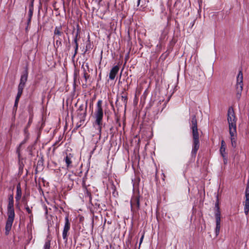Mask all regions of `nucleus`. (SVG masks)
<instances>
[{
	"label": "nucleus",
	"mask_w": 249,
	"mask_h": 249,
	"mask_svg": "<svg viewBox=\"0 0 249 249\" xmlns=\"http://www.w3.org/2000/svg\"><path fill=\"white\" fill-rule=\"evenodd\" d=\"M190 127L192 131L193 138L192 154L193 156H196V153L199 148V140L197 125V121L195 115L192 116L190 123Z\"/></svg>",
	"instance_id": "obj_1"
},
{
	"label": "nucleus",
	"mask_w": 249,
	"mask_h": 249,
	"mask_svg": "<svg viewBox=\"0 0 249 249\" xmlns=\"http://www.w3.org/2000/svg\"><path fill=\"white\" fill-rule=\"evenodd\" d=\"M8 204L7 206L8 218L5 225V234L8 235L11 229L15 218V211L14 209V197L11 195L8 197Z\"/></svg>",
	"instance_id": "obj_2"
},
{
	"label": "nucleus",
	"mask_w": 249,
	"mask_h": 249,
	"mask_svg": "<svg viewBox=\"0 0 249 249\" xmlns=\"http://www.w3.org/2000/svg\"><path fill=\"white\" fill-rule=\"evenodd\" d=\"M102 100H99L97 104V108L95 112V121L94 126L98 130L100 136L101 134L103 117V110L102 107Z\"/></svg>",
	"instance_id": "obj_3"
},
{
	"label": "nucleus",
	"mask_w": 249,
	"mask_h": 249,
	"mask_svg": "<svg viewBox=\"0 0 249 249\" xmlns=\"http://www.w3.org/2000/svg\"><path fill=\"white\" fill-rule=\"evenodd\" d=\"M227 119L229 123V131L236 130V119L232 107H230L228 109Z\"/></svg>",
	"instance_id": "obj_4"
},
{
	"label": "nucleus",
	"mask_w": 249,
	"mask_h": 249,
	"mask_svg": "<svg viewBox=\"0 0 249 249\" xmlns=\"http://www.w3.org/2000/svg\"><path fill=\"white\" fill-rule=\"evenodd\" d=\"M131 211L136 213L140 208V196L138 194L133 196L130 201Z\"/></svg>",
	"instance_id": "obj_5"
},
{
	"label": "nucleus",
	"mask_w": 249,
	"mask_h": 249,
	"mask_svg": "<svg viewBox=\"0 0 249 249\" xmlns=\"http://www.w3.org/2000/svg\"><path fill=\"white\" fill-rule=\"evenodd\" d=\"M243 73L241 71H239V73L237 75V78H236V90H237V96L238 97H240L241 92L243 89Z\"/></svg>",
	"instance_id": "obj_6"
},
{
	"label": "nucleus",
	"mask_w": 249,
	"mask_h": 249,
	"mask_svg": "<svg viewBox=\"0 0 249 249\" xmlns=\"http://www.w3.org/2000/svg\"><path fill=\"white\" fill-rule=\"evenodd\" d=\"M71 223L69 220V216H67L65 218V225L62 232L63 239L66 242L68 241V234L70 229Z\"/></svg>",
	"instance_id": "obj_7"
},
{
	"label": "nucleus",
	"mask_w": 249,
	"mask_h": 249,
	"mask_svg": "<svg viewBox=\"0 0 249 249\" xmlns=\"http://www.w3.org/2000/svg\"><path fill=\"white\" fill-rule=\"evenodd\" d=\"M215 222H216V227L215 229V232L216 236H217L220 232V222H221V217H220V212L219 210V208H217V211L215 213Z\"/></svg>",
	"instance_id": "obj_8"
},
{
	"label": "nucleus",
	"mask_w": 249,
	"mask_h": 249,
	"mask_svg": "<svg viewBox=\"0 0 249 249\" xmlns=\"http://www.w3.org/2000/svg\"><path fill=\"white\" fill-rule=\"evenodd\" d=\"M231 136V144L233 147H235L237 145L236 143V130L229 131Z\"/></svg>",
	"instance_id": "obj_9"
},
{
	"label": "nucleus",
	"mask_w": 249,
	"mask_h": 249,
	"mask_svg": "<svg viewBox=\"0 0 249 249\" xmlns=\"http://www.w3.org/2000/svg\"><path fill=\"white\" fill-rule=\"evenodd\" d=\"M119 70V67L118 66H115L112 68L109 73V78L111 80H114L116 74Z\"/></svg>",
	"instance_id": "obj_10"
},
{
	"label": "nucleus",
	"mask_w": 249,
	"mask_h": 249,
	"mask_svg": "<svg viewBox=\"0 0 249 249\" xmlns=\"http://www.w3.org/2000/svg\"><path fill=\"white\" fill-rule=\"evenodd\" d=\"M27 78H28V72H27V70H25L21 76L19 84H21L23 85H25V83L27 80Z\"/></svg>",
	"instance_id": "obj_11"
},
{
	"label": "nucleus",
	"mask_w": 249,
	"mask_h": 249,
	"mask_svg": "<svg viewBox=\"0 0 249 249\" xmlns=\"http://www.w3.org/2000/svg\"><path fill=\"white\" fill-rule=\"evenodd\" d=\"M220 152L223 158L225 159L227 156L226 153V145L225 142L222 140L221 142V145L220 149Z\"/></svg>",
	"instance_id": "obj_12"
},
{
	"label": "nucleus",
	"mask_w": 249,
	"mask_h": 249,
	"mask_svg": "<svg viewBox=\"0 0 249 249\" xmlns=\"http://www.w3.org/2000/svg\"><path fill=\"white\" fill-rule=\"evenodd\" d=\"M22 195V192L20 188V184H18L17 186V191H16V200L17 202L19 203V201L20 200Z\"/></svg>",
	"instance_id": "obj_13"
},
{
	"label": "nucleus",
	"mask_w": 249,
	"mask_h": 249,
	"mask_svg": "<svg viewBox=\"0 0 249 249\" xmlns=\"http://www.w3.org/2000/svg\"><path fill=\"white\" fill-rule=\"evenodd\" d=\"M83 107L82 106H80L78 110L80 111V112L78 113L79 116H80V119L81 120H84L86 116V110H84L83 108Z\"/></svg>",
	"instance_id": "obj_14"
},
{
	"label": "nucleus",
	"mask_w": 249,
	"mask_h": 249,
	"mask_svg": "<svg viewBox=\"0 0 249 249\" xmlns=\"http://www.w3.org/2000/svg\"><path fill=\"white\" fill-rule=\"evenodd\" d=\"M61 27H56L54 31V36L53 38L54 39L55 37L56 38L57 36H61L62 34V32L61 31Z\"/></svg>",
	"instance_id": "obj_15"
},
{
	"label": "nucleus",
	"mask_w": 249,
	"mask_h": 249,
	"mask_svg": "<svg viewBox=\"0 0 249 249\" xmlns=\"http://www.w3.org/2000/svg\"><path fill=\"white\" fill-rule=\"evenodd\" d=\"M86 68L88 69V63H85H85H83V65L82 66V68L83 69V70H84V77L85 78V82L87 83V79L89 77V75L86 72Z\"/></svg>",
	"instance_id": "obj_16"
},
{
	"label": "nucleus",
	"mask_w": 249,
	"mask_h": 249,
	"mask_svg": "<svg viewBox=\"0 0 249 249\" xmlns=\"http://www.w3.org/2000/svg\"><path fill=\"white\" fill-rule=\"evenodd\" d=\"M65 161L66 163L67 167L68 168H69L71 166V164L72 161L71 160V158L70 157V155H69V156L67 155V156L65 158Z\"/></svg>",
	"instance_id": "obj_17"
},
{
	"label": "nucleus",
	"mask_w": 249,
	"mask_h": 249,
	"mask_svg": "<svg viewBox=\"0 0 249 249\" xmlns=\"http://www.w3.org/2000/svg\"><path fill=\"white\" fill-rule=\"evenodd\" d=\"M244 205H249V191H246L245 192V201Z\"/></svg>",
	"instance_id": "obj_18"
},
{
	"label": "nucleus",
	"mask_w": 249,
	"mask_h": 249,
	"mask_svg": "<svg viewBox=\"0 0 249 249\" xmlns=\"http://www.w3.org/2000/svg\"><path fill=\"white\" fill-rule=\"evenodd\" d=\"M33 229V223H29L27 225V230L29 234H32Z\"/></svg>",
	"instance_id": "obj_19"
},
{
	"label": "nucleus",
	"mask_w": 249,
	"mask_h": 249,
	"mask_svg": "<svg viewBox=\"0 0 249 249\" xmlns=\"http://www.w3.org/2000/svg\"><path fill=\"white\" fill-rule=\"evenodd\" d=\"M24 87H25V85H23L21 84H19L18 86V92L22 93L23 89Z\"/></svg>",
	"instance_id": "obj_20"
},
{
	"label": "nucleus",
	"mask_w": 249,
	"mask_h": 249,
	"mask_svg": "<svg viewBox=\"0 0 249 249\" xmlns=\"http://www.w3.org/2000/svg\"><path fill=\"white\" fill-rule=\"evenodd\" d=\"M24 132H25V134L26 135V138H25V140L20 143V146L21 145L24 144L26 142V141L27 140V139H28V136L29 135V133L28 132L27 129H25Z\"/></svg>",
	"instance_id": "obj_21"
},
{
	"label": "nucleus",
	"mask_w": 249,
	"mask_h": 249,
	"mask_svg": "<svg viewBox=\"0 0 249 249\" xmlns=\"http://www.w3.org/2000/svg\"><path fill=\"white\" fill-rule=\"evenodd\" d=\"M249 205H244V212L246 215L249 213Z\"/></svg>",
	"instance_id": "obj_22"
},
{
	"label": "nucleus",
	"mask_w": 249,
	"mask_h": 249,
	"mask_svg": "<svg viewBox=\"0 0 249 249\" xmlns=\"http://www.w3.org/2000/svg\"><path fill=\"white\" fill-rule=\"evenodd\" d=\"M24 206H25V209H26V210L28 212V213L29 214L31 213L32 211L30 209L29 207L28 206L27 204V203L25 204Z\"/></svg>",
	"instance_id": "obj_23"
},
{
	"label": "nucleus",
	"mask_w": 249,
	"mask_h": 249,
	"mask_svg": "<svg viewBox=\"0 0 249 249\" xmlns=\"http://www.w3.org/2000/svg\"><path fill=\"white\" fill-rule=\"evenodd\" d=\"M50 243L49 242H46L44 246V249H50Z\"/></svg>",
	"instance_id": "obj_24"
},
{
	"label": "nucleus",
	"mask_w": 249,
	"mask_h": 249,
	"mask_svg": "<svg viewBox=\"0 0 249 249\" xmlns=\"http://www.w3.org/2000/svg\"><path fill=\"white\" fill-rule=\"evenodd\" d=\"M22 93L21 92H18V93H17V96H16V100H19V99L22 95Z\"/></svg>",
	"instance_id": "obj_25"
},
{
	"label": "nucleus",
	"mask_w": 249,
	"mask_h": 249,
	"mask_svg": "<svg viewBox=\"0 0 249 249\" xmlns=\"http://www.w3.org/2000/svg\"><path fill=\"white\" fill-rule=\"evenodd\" d=\"M61 45V42L60 40H59V38L58 37V38L56 41V45L57 47H59Z\"/></svg>",
	"instance_id": "obj_26"
},
{
	"label": "nucleus",
	"mask_w": 249,
	"mask_h": 249,
	"mask_svg": "<svg viewBox=\"0 0 249 249\" xmlns=\"http://www.w3.org/2000/svg\"><path fill=\"white\" fill-rule=\"evenodd\" d=\"M30 215L29 216V219H30V223H33V214L30 213Z\"/></svg>",
	"instance_id": "obj_27"
},
{
	"label": "nucleus",
	"mask_w": 249,
	"mask_h": 249,
	"mask_svg": "<svg viewBox=\"0 0 249 249\" xmlns=\"http://www.w3.org/2000/svg\"><path fill=\"white\" fill-rule=\"evenodd\" d=\"M19 100H15V104H14V107H17L18 106Z\"/></svg>",
	"instance_id": "obj_28"
},
{
	"label": "nucleus",
	"mask_w": 249,
	"mask_h": 249,
	"mask_svg": "<svg viewBox=\"0 0 249 249\" xmlns=\"http://www.w3.org/2000/svg\"><path fill=\"white\" fill-rule=\"evenodd\" d=\"M246 191H249V178L248 179Z\"/></svg>",
	"instance_id": "obj_29"
},
{
	"label": "nucleus",
	"mask_w": 249,
	"mask_h": 249,
	"mask_svg": "<svg viewBox=\"0 0 249 249\" xmlns=\"http://www.w3.org/2000/svg\"><path fill=\"white\" fill-rule=\"evenodd\" d=\"M143 236L144 235H142V236L141 237V239H140V244H141L142 241V240H143Z\"/></svg>",
	"instance_id": "obj_30"
},
{
	"label": "nucleus",
	"mask_w": 249,
	"mask_h": 249,
	"mask_svg": "<svg viewBox=\"0 0 249 249\" xmlns=\"http://www.w3.org/2000/svg\"><path fill=\"white\" fill-rule=\"evenodd\" d=\"M75 42H76V49H77L78 48V44L77 43V40L75 39Z\"/></svg>",
	"instance_id": "obj_31"
},
{
	"label": "nucleus",
	"mask_w": 249,
	"mask_h": 249,
	"mask_svg": "<svg viewBox=\"0 0 249 249\" xmlns=\"http://www.w3.org/2000/svg\"><path fill=\"white\" fill-rule=\"evenodd\" d=\"M140 0H138V5H139L140 3Z\"/></svg>",
	"instance_id": "obj_32"
},
{
	"label": "nucleus",
	"mask_w": 249,
	"mask_h": 249,
	"mask_svg": "<svg viewBox=\"0 0 249 249\" xmlns=\"http://www.w3.org/2000/svg\"><path fill=\"white\" fill-rule=\"evenodd\" d=\"M30 123H31V121L30 120H29V122L28 124H29Z\"/></svg>",
	"instance_id": "obj_33"
},
{
	"label": "nucleus",
	"mask_w": 249,
	"mask_h": 249,
	"mask_svg": "<svg viewBox=\"0 0 249 249\" xmlns=\"http://www.w3.org/2000/svg\"><path fill=\"white\" fill-rule=\"evenodd\" d=\"M74 67H76L75 63H74Z\"/></svg>",
	"instance_id": "obj_34"
}]
</instances>
